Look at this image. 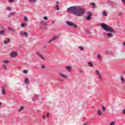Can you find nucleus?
I'll return each mask as SVG.
<instances>
[{
    "instance_id": "obj_47",
    "label": "nucleus",
    "mask_w": 125,
    "mask_h": 125,
    "mask_svg": "<svg viewBox=\"0 0 125 125\" xmlns=\"http://www.w3.org/2000/svg\"><path fill=\"white\" fill-rule=\"evenodd\" d=\"M4 43H5V44H7L8 42L7 41H4Z\"/></svg>"
},
{
    "instance_id": "obj_31",
    "label": "nucleus",
    "mask_w": 125,
    "mask_h": 125,
    "mask_svg": "<svg viewBox=\"0 0 125 125\" xmlns=\"http://www.w3.org/2000/svg\"><path fill=\"white\" fill-rule=\"evenodd\" d=\"M24 21H26L27 22L29 21V19H28L26 17H24Z\"/></svg>"
},
{
    "instance_id": "obj_22",
    "label": "nucleus",
    "mask_w": 125,
    "mask_h": 125,
    "mask_svg": "<svg viewBox=\"0 0 125 125\" xmlns=\"http://www.w3.org/2000/svg\"><path fill=\"white\" fill-rule=\"evenodd\" d=\"M3 34H5V31L4 30H2L0 31V35L1 36L3 35Z\"/></svg>"
},
{
    "instance_id": "obj_40",
    "label": "nucleus",
    "mask_w": 125,
    "mask_h": 125,
    "mask_svg": "<svg viewBox=\"0 0 125 125\" xmlns=\"http://www.w3.org/2000/svg\"><path fill=\"white\" fill-rule=\"evenodd\" d=\"M110 125H115V122H112L110 123Z\"/></svg>"
},
{
    "instance_id": "obj_32",
    "label": "nucleus",
    "mask_w": 125,
    "mask_h": 125,
    "mask_svg": "<svg viewBox=\"0 0 125 125\" xmlns=\"http://www.w3.org/2000/svg\"><path fill=\"white\" fill-rule=\"evenodd\" d=\"M23 36H25L26 38L28 37V34H27V32H23Z\"/></svg>"
},
{
    "instance_id": "obj_48",
    "label": "nucleus",
    "mask_w": 125,
    "mask_h": 125,
    "mask_svg": "<svg viewBox=\"0 0 125 125\" xmlns=\"http://www.w3.org/2000/svg\"><path fill=\"white\" fill-rule=\"evenodd\" d=\"M123 113L125 114V109H123Z\"/></svg>"
},
{
    "instance_id": "obj_4",
    "label": "nucleus",
    "mask_w": 125,
    "mask_h": 125,
    "mask_svg": "<svg viewBox=\"0 0 125 125\" xmlns=\"http://www.w3.org/2000/svg\"><path fill=\"white\" fill-rule=\"evenodd\" d=\"M59 75L60 76L61 78H63V79H65V80H67L68 79V76L62 73H59Z\"/></svg>"
},
{
    "instance_id": "obj_41",
    "label": "nucleus",
    "mask_w": 125,
    "mask_h": 125,
    "mask_svg": "<svg viewBox=\"0 0 125 125\" xmlns=\"http://www.w3.org/2000/svg\"><path fill=\"white\" fill-rule=\"evenodd\" d=\"M6 9L9 11V10H11V8H10V7H7Z\"/></svg>"
},
{
    "instance_id": "obj_38",
    "label": "nucleus",
    "mask_w": 125,
    "mask_h": 125,
    "mask_svg": "<svg viewBox=\"0 0 125 125\" xmlns=\"http://www.w3.org/2000/svg\"><path fill=\"white\" fill-rule=\"evenodd\" d=\"M42 69H45V65H42L41 66Z\"/></svg>"
},
{
    "instance_id": "obj_52",
    "label": "nucleus",
    "mask_w": 125,
    "mask_h": 125,
    "mask_svg": "<svg viewBox=\"0 0 125 125\" xmlns=\"http://www.w3.org/2000/svg\"><path fill=\"white\" fill-rule=\"evenodd\" d=\"M56 3H57V5H59V2H58V1H56Z\"/></svg>"
},
{
    "instance_id": "obj_44",
    "label": "nucleus",
    "mask_w": 125,
    "mask_h": 125,
    "mask_svg": "<svg viewBox=\"0 0 125 125\" xmlns=\"http://www.w3.org/2000/svg\"><path fill=\"white\" fill-rule=\"evenodd\" d=\"M3 66L4 67V69L5 70H6L7 69V68L6 67V66H5V64H3Z\"/></svg>"
},
{
    "instance_id": "obj_42",
    "label": "nucleus",
    "mask_w": 125,
    "mask_h": 125,
    "mask_svg": "<svg viewBox=\"0 0 125 125\" xmlns=\"http://www.w3.org/2000/svg\"><path fill=\"white\" fill-rule=\"evenodd\" d=\"M53 42V39L52 38V40L48 41V43H50V42Z\"/></svg>"
},
{
    "instance_id": "obj_25",
    "label": "nucleus",
    "mask_w": 125,
    "mask_h": 125,
    "mask_svg": "<svg viewBox=\"0 0 125 125\" xmlns=\"http://www.w3.org/2000/svg\"><path fill=\"white\" fill-rule=\"evenodd\" d=\"M103 16H107V12L106 11L103 12Z\"/></svg>"
},
{
    "instance_id": "obj_14",
    "label": "nucleus",
    "mask_w": 125,
    "mask_h": 125,
    "mask_svg": "<svg viewBox=\"0 0 125 125\" xmlns=\"http://www.w3.org/2000/svg\"><path fill=\"white\" fill-rule=\"evenodd\" d=\"M8 30L9 32H15V29L11 28V27H8Z\"/></svg>"
},
{
    "instance_id": "obj_19",
    "label": "nucleus",
    "mask_w": 125,
    "mask_h": 125,
    "mask_svg": "<svg viewBox=\"0 0 125 125\" xmlns=\"http://www.w3.org/2000/svg\"><path fill=\"white\" fill-rule=\"evenodd\" d=\"M95 73L96 75H98V76L100 75V72H99V70H95Z\"/></svg>"
},
{
    "instance_id": "obj_30",
    "label": "nucleus",
    "mask_w": 125,
    "mask_h": 125,
    "mask_svg": "<svg viewBox=\"0 0 125 125\" xmlns=\"http://www.w3.org/2000/svg\"><path fill=\"white\" fill-rule=\"evenodd\" d=\"M28 72H29V70H23V74H27Z\"/></svg>"
},
{
    "instance_id": "obj_54",
    "label": "nucleus",
    "mask_w": 125,
    "mask_h": 125,
    "mask_svg": "<svg viewBox=\"0 0 125 125\" xmlns=\"http://www.w3.org/2000/svg\"><path fill=\"white\" fill-rule=\"evenodd\" d=\"M119 16H122V13H119Z\"/></svg>"
},
{
    "instance_id": "obj_50",
    "label": "nucleus",
    "mask_w": 125,
    "mask_h": 125,
    "mask_svg": "<svg viewBox=\"0 0 125 125\" xmlns=\"http://www.w3.org/2000/svg\"><path fill=\"white\" fill-rule=\"evenodd\" d=\"M42 119H43V120H45L46 118H45V116L44 115H43V116H42Z\"/></svg>"
},
{
    "instance_id": "obj_11",
    "label": "nucleus",
    "mask_w": 125,
    "mask_h": 125,
    "mask_svg": "<svg viewBox=\"0 0 125 125\" xmlns=\"http://www.w3.org/2000/svg\"><path fill=\"white\" fill-rule=\"evenodd\" d=\"M66 69L68 72H71V71H72V68L70 66H67L66 67Z\"/></svg>"
},
{
    "instance_id": "obj_18",
    "label": "nucleus",
    "mask_w": 125,
    "mask_h": 125,
    "mask_svg": "<svg viewBox=\"0 0 125 125\" xmlns=\"http://www.w3.org/2000/svg\"><path fill=\"white\" fill-rule=\"evenodd\" d=\"M99 79L100 82H103V79H102V76L101 74L99 75Z\"/></svg>"
},
{
    "instance_id": "obj_37",
    "label": "nucleus",
    "mask_w": 125,
    "mask_h": 125,
    "mask_svg": "<svg viewBox=\"0 0 125 125\" xmlns=\"http://www.w3.org/2000/svg\"><path fill=\"white\" fill-rule=\"evenodd\" d=\"M3 62H4L5 64H7L8 62H9V61H3Z\"/></svg>"
},
{
    "instance_id": "obj_12",
    "label": "nucleus",
    "mask_w": 125,
    "mask_h": 125,
    "mask_svg": "<svg viewBox=\"0 0 125 125\" xmlns=\"http://www.w3.org/2000/svg\"><path fill=\"white\" fill-rule=\"evenodd\" d=\"M52 39H53V41H56L59 39V36H55L53 37Z\"/></svg>"
},
{
    "instance_id": "obj_43",
    "label": "nucleus",
    "mask_w": 125,
    "mask_h": 125,
    "mask_svg": "<svg viewBox=\"0 0 125 125\" xmlns=\"http://www.w3.org/2000/svg\"><path fill=\"white\" fill-rule=\"evenodd\" d=\"M43 18L44 20H47L48 19L47 17H43Z\"/></svg>"
},
{
    "instance_id": "obj_24",
    "label": "nucleus",
    "mask_w": 125,
    "mask_h": 125,
    "mask_svg": "<svg viewBox=\"0 0 125 125\" xmlns=\"http://www.w3.org/2000/svg\"><path fill=\"white\" fill-rule=\"evenodd\" d=\"M26 26H27V24H26V23H21V27H22V28H24V27H26Z\"/></svg>"
},
{
    "instance_id": "obj_34",
    "label": "nucleus",
    "mask_w": 125,
    "mask_h": 125,
    "mask_svg": "<svg viewBox=\"0 0 125 125\" xmlns=\"http://www.w3.org/2000/svg\"><path fill=\"white\" fill-rule=\"evenodd\" d=\"M98 58H99L100 60H101V56H100V54L98 55Z\"/></svg>"
},
{
    "instance_id": "obj_26",
    "label": "nucleus",
    "mask_w": 125,
    "mask_h": 125,
    "mask_svg": "<svg viewBox=\"0 0 125 125\" xmlns=\"http://www.w3.org/2000/svg\"><path fill=\"white\" fill-rule=\"evenodd\" d=\"M98 114L99 116H101V115H102V112H101V110H98Z\"/></svg>"
},
{
    "instance_id": "obj_45",
    "label": "nucleus",
    "mask_w": 125,
    "mask_h": 125,
    "mask_svg": "<svg viewBox=\"0 0 125 125\" xmlns=\"http://www.w3.org/2000/svg\"><path fill=\"white\" fill-rule=\"evenodd\" d=\"M79 72H80V73H83V70L81 69V68H80L79 69Z\"/></svg>"
},
{
    "instance_id": "obj_8",
    "label": "nucleus",
    "mask_w": 125,
    "mask_h": 125,
    "mask_svg": "<svg viewBox=\"0 0 125 125\" xmlns=\"http://www.w3.org/2000/svg\"><path fill=\"white\" fill-rule=\"evenodd\" d=\"M39 99V95H35L34 97L32 98L33 101H37Z\"/></svg>"
},
{
    "instance_id": "obj_51",
    "label": "nucleus",
    "mask_w": 125,
    "mask_h": 125,
    "mask_svg": "<svg viewBox=\"0 0 125 125\" xmlns=\"http://www.w3.org/2000/svg\"><path fill=\"white\" fill-rule=\"evenodd\" d=\"M36 54H37L38 56H40V55H41V54H39V52H37Z\"/></svg>"
},
{
    "instance_id": "obj_21",
    "label": "nucleus",
    "mask_w": 125,
    "mask_h": 125,
    "mask_svg": "<svg viewBox=\"0 0 125 125\" xmlns=\"http://www.w3.org/2000/svg\"><path fill=\"white\" fill-rule=\"evenodd\" d=\"M85 33H86V34H88V35H89L90 34V31L87 29H85Z\"/></svg>"
},
{
    "instance_id": "obj_6",
    "label": "nucleus",
    "mask_w": 125,
    "mask_h": 125,
    "mask_svg": "<svg viewBox=\"0 0 125 125\" xmlns=\"http://www.w3.org/2000/svg\"><path fill=\"white\" fill-rule=\"evenodd\" d=\"M17 55H18V53L16 52H13L11 53V54H10V56L12 58L16 57V56H17Z\"/></svg>"
},
{
    "instance_id": "obj_27",
    "label": "nucleus",
    "mask_w": 125,
    "mask_h": 125,
    "mask_svg": "<svg viewBox=\"0 0 125 125\" xmlns=\"http://www.w3.org/2000/svg\"><path fill=\"white\" fill-rule=\"evenodd\" d=\"M24 106H21V108L19 109V112H21L22 110L24 109Z\"/></svg>"
},
{
    "instance_id": "obj_29",
    "label": "nucleus",
    "mask_w": 125,
    "mask_h": 125,
    "mask_svg": "<svg viewBox=\"0 0 125 125\" xmlns=\"http://www.w3.org/2000/svg\"><path fill=\"white\" fill-rule=\"evenodd\" d=\"M78 48L80 49L82 51H83V49H84L83 46H80V47H79Z\"/></svg>"
},
{
    "instance_id": "obj_56",
    "label": "nucleus",
    "mask_w": 125,
    "mask_h": 125,
    "mask_svg": "<svg viewBox=\"0 0 125 125\" xmlns=\"http://www.w3.org/2000/svg\"><path fill=\"white\" fill-rule=\"evenodd\" d=\"M7 41V42H10V39H8Z\"/></svg>"
},
{
    "instance_id": "obj_17",
    "label": "nucleus",
    "mask_w": 125,
    "mask_h": 125,
    "mask_svg": "<svg viewBox=\"0 0 125 125\" xmlns=\"http://www.w3.org/2000/svg\"><path fill=\"white\" fill-rule=\"evenodd\" d=\"M120 79L121 80L122 83H125V79H124L123 76H120Z\"/></svg>"
},
{
    "instance_id": "obj_33",
    "label": "nucleus",
    "mask_w": 125,
    "mask_h": 125,
    "mask_svg": "<svg viewBox=\"0 0 125 125\" xmlns=\"http://www.w3.org/2000/svg\"><path fill=\"white\" fill-rule=\"evenodd\" d=\"M30 2L34 3V2H36V0H29Z\"/></svg>"
},
{
    "instance_id": "obj_28",
    "label": "nucleus",
    "mask_w": 125,
    "mask_h": 125,
    "mask_svg": "<svg viewBox=\"0 0 125 125\" xmlns=\"http://www.w3.org/2000/svg\"><path fill=\"white\" fill-rule=\"evenodd\" d=\"M102 110H103V112H106V107H105V106H103Z\"/></svg>"
},
{
    "instance_id": "obj_58",
    "label": "nucleus",
    "mask_w": 125,
    "mask_h": 125,
    "mask_svg": "<svg viewBox=\"0 0 125 125\" xmlns=\"http://www.w3.org/2000/svg\"><path fill=\"white\" fill-rule=\"evenodd\" d=\"M2 103L0 102V106L1 105Z\"/></svg>"
},
{
    "instance_id": "obj_39",
    "label": "nucleus",
    "mask_w": 125,
    "mask_h": 125,
    "mask_svg": "<svg viewBox=\"0 0 125 125\" xmlns=\"http://www.w3.org/2000/svg\"><path fill=\"white\" fill-rule=\"evenodd\" d=\"M49 116H50L49 113L48 112L46 115V118H49Z\"/></svg>"
},
{
    "instance_id": "obj_23",
    "label": "nucleus",
    "mask_w": 125,
    "mask_h": 125,
    "mask_svg": "<svg viewBox=\"0 0 125 125\" xmlns=\"http://www.w3.org/2000/svg\"><path fill=\"white\" fill-rule=\"evenodd\" d=\"M55 9L56 10H60V9H59V5H56V6L55 7Z\"/></svg>"
},
{
    "instance_id": "obj_7",
    "label": "nucleus",
    "mask_w": 125,
    "mask_h": 125,
    "mask_svg": "<svg viewBox=\"0 0 125 125\" xmlns=\"http://www.w3.org/2000/svg\"><path fill=\"white\" fill-rule=\"evenodd\" d=\"M109 3L110 5H112V6H118V3L116 2L110 1Z\"/></svg>"
},
{
    "instance_id": "obj_10",
    "label": "nucleus",
    "mask_w": 125,
    "mask_h": 125,
    "mask_svg": "<svg viewBox=\"0 0 125 125\" xmlns=\"http://www.w3.org/2000/svg\"><path fill=\"white\" fill-rule=\"evenodd\" d=\"M1 93L2 95H5V88H4V86L2 87Z\"/></svg>"
},
{
    "instance_id": "obj_55",
    "label": "nucleus",
    "mask_w": 125,
    "mask_h": 125,
    "mask_svg": "<svg viewBox=\"0 0 125 125\" xmlns=\"http://www.w3.org/2000/svg\"><path fill=\"white\" fill-rule=\"evenodd\" d=\"M83 125H87V122L85 123Z\"/></svg>"
},
{
    "instance_id": "obj_13",
    "label": "nucleus",
    "mask_w": 125,
    "mask_h": 125,
    "mask_svg": "<svg viewBox=\"0 0 125 125\" xmlns=\"http://www.w3.org/2000/svg\"><path fill=\"white\" fill-rule=\"evenodd\" d=\"M90 4L92 5V8L93 9L96 8V5L95 4V3H90Z\"/></svg>"
},
{
    "instance_id": "obj_53",
    "label": "nucleus",
    "mask_w": 125,
    "mask_h": 125,
    "mask_svg": "<svg viewBox=\"0 0 125 125\" xmlns=\"http://www.w3.org/2000/svg\"><path fill=\"white\" fill-rule=\"evenodd\" d=\"M52 23L53 24H54V23H55V21H52Z\"/></svg>"
},
{
    "instance_id": "obj_9",
    "label": "nucleus",
    "mask_w": 125,
    "mask_h": 125,
    "mask_svg": "<svg viewBox=\"0 0 125 125\" xmlns=\"http://www.w3.org/2000/svg\"><path fill=\"white\" fill-rule=\"evenodd\" d=\"M66 23L67 24V25H68V26H70V27H72L73 26V22L70 21H66Z\"/></svg>"
},
{
    "instance_id": "obj_15",
    "label": "nucleus",
    "mask_w": 125,
    "mask_h": 125,
    "mask_svg": "<svg viewBox=\"0 0 125 125\" xmlns=\"http://www.w3.org/2000/svg\"><path fill=\"white\" fill-rule=\"evenodd\" d=\"M88 65L89 67H93V63H92V62H88Z\"/></svg>"
},
{
    "instance_id": "obj_49",
    "label": "nucleus",
    "mask_w": 125,
    "mask_h": 125,
    "mask_svg": "<svg viewBox=\"0 0 125 125\" xmlns=\"http://www.w3.org/2000/svg\"><path fill=\"white\" fill-rule=\"evenodd\" d=\"M15 12L14 13H11L10 15H14V14H15Z\"/></svg>"
},
{
    "instance_id": "obj_1",
    "label": "nucleus",
    "mask_w": 125,
    "mask_h": 125,
    "mask_svg": "<svg viewBox=\"0 0 125 125\" xmlns=\"http://www.w3.org/2000/svg\"><path fill=\"white\" fill-rule=\"evenodd\" d=\"M67 12L74 14L75 16L81 17L85 13V10L80 6H74L68 8Z\"/></svg>"
},
{
    "instance_id": "obj_57",
    "label": "nucleus",
    "mask_w": 125,
    "mask_h": 125,
    "mask_svg": "<svg viewBox=\"0 0 125 125\" xmlns=\"http://www.w3.org/2000/svg\"><path fill=\"white\" fill-rule=\"evenodd\" d=\"M123 45H125V42L123 43Z\"/></svg>"
},
{
    "instance_id": "obj_36",
    "label": "nucleus",
    "mask_w": 125,
    "mask_h": 125,
    "mask_svg": "<svg viewBox=\"0 0 125 125\" xmlns=\"http://www.w3.org/2000/svg\"><path fill=\"white\" fill-rule=\"evenodd\" d=\"M24 32H22V31H20V36H23Z\"/></svg>"
},
{
    "instance_id": "obj_3",
    "label": "nucleus",
    "mask_w": 125,
    "mask_h": 125,
    "mask_svg": "<svg viewBox=\"0 0 125 125\" xmlns=\"http://www.w3.org/2000/svg\"><path fill=\"white\" fill-rule=\"evenodd\" d=\"M40 26L42 30H45V29H46V26H47V23H46L44 21H42L40 22Z\"/></svg>"
},
{
    "instance_id": "obj_59",
    "label": "nucleus",
    "mask_w": 125,
    "mask_h": 125,
    "mask_svg": "<svg viewBox=\"0 0 125 125\" xmlns=\"http://www.w3.org/2000/svg\"><path fill=\"white\" fill-rule=\"evenodd\" d=\"M44 48L46 47V46H44Z\"/></svg>"
},
{
    "instance_id": "obj_20",
    "label": "nucleus",
    "mask_w": 125,
    "mask_h": 125,
    "mask_svg": "<svg viewBox=\"0 0 125 125\" xmlns=\"http://www.w3.org/2000/svg\"><path fill=\"white\" fill-rule=\"evenodd\" d=\"M39 57L40 58H41V59H42V60H45V59H44V58L43 57V56H42V55L41 54L39 55Z\"/></svg>"
},
{
    "instance_id": "obj_5",
    "label": "nucleus",
    "mask_w": 125,
    "mask_h": 125,
    "mask_svg": "<svg viewBox=\"0 0 125 125\" xmlns=\"http://www.w3.org/2000/svg\"><path fill=\"white\" fill-rule=\"evenodd\" d=\"M91 16H92V13L90 12H89L87 13V16L86 17L87 20H90L91 19Z\"/></svg>"
},
{
    "instance_id": "obj_46",
    "label": "nucleus",
    "mask_w": 125,
    "mask_h": 125,
    "mask_svg": "<svg viewBox=\"0 0 125 125\" xmlns=\"http://www.w3.org/2000/svg\"><path fill=\"white\" fill-rule=\"evenodd\" d=\"M9 2H13L14 0H9Z\"/></svg>"
},
{
    "instance_id": "obj_2",
    "label": "nucleus",
    "mask_w": 125,
    "mask_h": 125,
    "mask_svg": "<svg viewBox=\"0 0 125 125\" xmlns=\"http://www.w3.org/2000/svg\"><path fill=\"white\" fill-rule=\"evenodd\" d=\"M101 27H102L104 31L108 32L106 34L107 38H113V34H115L116 33V31L114 30V29H113V28L104 23H101ZM111 33H112V34Z\"/></svg>"
},
{
    "instance_id": "obj_16",
    "label": "nucleus",
    "mask_w": 125,
    "mask_h": 125,
    "mask_svg": "<svg viewBox=\"0 0 125 125\" xmlns=\"http://www.w3.org/2000/svg\"><path fill=\"white\" fill-rule=\"evenodd\" d=\"M24 83L26 84H28L29 83V79L28 78H25Z\"/></svg>"
},
{
    "instance_id": "obj_35",
    "label": "nucleus",
    "mask_w": 125,
    "mask_h": 125,
    "mask_svg": "<svg viewBox=\"0 0 125 125\" xmlns=\"http://www.w3.org/2000/svg\"><path fill=\"white\" fill-rule=\"evenodd\" d=\"M72 26L74 27L75 28H77L78 27L77 26V25L74 24V23H73Z\"/></svg>"
}]
</instances>
